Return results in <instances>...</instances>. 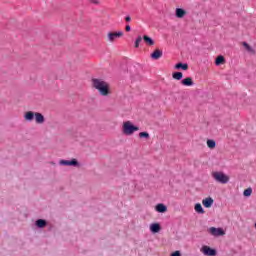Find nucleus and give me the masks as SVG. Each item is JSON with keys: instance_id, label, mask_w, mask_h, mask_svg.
I'll use <instances>...</instances> for the list:
<instances>
[{"instance_id": "nucleus-23", "label": "nucleus", "mask_w": 256, "mask_h": 256, "mask_svg": "<svg viewBox=\"0 0 256 256\" xmlns=\"http://www.w3.org/2000/svg\"><path fill=\"white\" fill-rule=\"evenodd\" d=\"M135 131H139V127L129 124V135H132V133H135Z\"/></svg>"}, {"instance_id": "nucleus-22", "label": "nucleus", "mask_w": 256, "mask_h": 256, "mask_svg": "<svg viewBox=\"0 0 256 256\" xmlns=\"http://www.w3.org/2000/svg\"><path fill=\"white\" fill-rule=\"evenodd\" d=\"M36 225L37 227H40L42 229L43 227H45V225H47V222L43 219H39L36 221Z\"/></svg>"}, {"instance_id": "nucleus-2", "label": "nucleus", "mask_w": 256, "mask_h": 256, "mask_svg": "<svg viewBox=\"0 0 256 256\" xmlns=\"http://www.w3.org/2000/svg\"><path fill=\"white\" fill-rule=\"evenodd\" d=\"M211 175L217 183H221L222 185H226V183H229V176H227L223 172L214 171L211 173Z\"/></svg>"}, {"instance_id": "nucleus-13", "label": "nucleus", "mask_w": 256, "mask_h": 256, "mask_svg": "<svg viewBox=\"0 0 256 256\" xmlns=\"http://www.w3.org/2000/svg\"><path fill=\"white\" fill-rule=\"evenodd\" d=\"M150 231L152 233H159L161 231V225L159 223H153L150 225Z\"/></svg>"}, {"instance_id": "nucleus-7", "label": "nucleus", "mask_w": 256, "mask_h": 256, "mask_svg": "<svg viewBox=\"0 0 256 256\" xmlns=\"http://www.w3.org/2000/svg\"><path fill=\"white\" fill-rule=\"evenodd\" d=\"M34 118L36 123H38V125H42V123H45V116H43V114L39 112H35Z\"/></svg>"}, {"instance_id": "nucleus-3", "label": "nucleus", "mask_w": 256, "mask_h": 256, "mask_svg": "<svg viewBox=\"0 0 256 256\" xmlns=\"http://www.w3.org/2000/svg\"><path fill=\"white\" fill-rule=\"evenodd\" d=\"M121 37H123V31L108 32L107 41H109V43H115V41L121 39Z\"/></svg>"}, {"instance_id": "nucleus-6", "label": "nucleus", "mask_w": 256, "mask_h": 256, "mask_svg": "<svg viewBox=\"0 0 256 256\" xmlns=\"http://www.w3.org/2000/svg\"><path fill=\"white\" fill-rule=\"evenodd\" d=\"M60 165H64L66 167H77L79 165V162L77 159H72V160H60Z\"/></svg>"}, {"instance_id": "nucleus-26", "label": "nucleus", "mask_w": 256, "mask_h": 256, "mask_svg": "<svg viewBox=\"0 0 256 256\" xmlns=\"http://www.w3.org/2000/svg\"><path fill=\"white\" fill-rule=\"evenodd\" d=\"M139 137L141 138V139H149V132H140L139 133Z\"/></svg>"}, {"instance_id": "nucleus-29", "label": "nucleus", "mask_w": 256, "mask_h": 256, "mask_svg": "<svg viewBox=\"0 0 256 256\" xmlns=\"http://www.w3.org/2000/svg\"><path fill=\"white\" fill-rule=\"evenodd\" d=\"M171 256H181V252L175 251L174 253L171 254Z\"/></svg>"}, {"instance_id": "nucleus-12", "label": "nucleus", "mask_w": 256, "mask_h": 256, "mask_svg": "<svg viewBox=\"0 0 256 256\" xmlns=\"http://www.w3.org/2000/svg\"><path fill=\"white\" fill-rule=\"evenodd\" d=\"M155 209L158 213H167V206L163 203L157 204Z\"/></svg>"}, {"instance_id": "nucleus-8", "label": "nucleus", "mask_w": 256, "mask_h": 256, "mask_svg": "<svg viewBox=\"0 0 256 256\" xmlns=\"http://www.w3.org/2000/svg\"><path fill=\"white\" fill-rule=\"evenodd\" d=\"M181 85H183L184 87H193L195 83L193 82V78L187 77L181 81Z\"/></svg>"}, {"instance_id": "nucleus-30", "label": "nucleus", "mask_w": 256, "mask_h": 256, "mask_svg": "<svg viewBox=\"0 0 256 256\" xmlns=\"http://www.w3.org/2000/svg\"><path fill=\"white\" fill-rule=\"evenodd\" d=\"M126 31L129 32V24L125 27Z\"/></svg>"}, {"instance_id": "nucleus-21", "label": "nucleus", "mask_w": 256, "mask_h": 256, "mask_svg": "<svg viewBox=\"0 0 256 256\" xmlns=\"http://www.w3.org/2000/svg\"><path fill=\"white\" fill-rule=\"evenodd\" d=\"M123 134L129 135V121H126L123 126Z\"/></svg>"}, {"instance_id": "nucleus-17", "label": "nucleus", "mask_w": 256, "mask_h": 256, "mask_svg": "<svg viewBox=\"0 0 256 256\" xmlns=\"http://www.w3.org/2000/svg\"><path fill=\"white\" fill-rule=\"evenodd\" d=\"M172 79H175L176 81H181L183 79V72H174L172 74Z\"/></svg>"}, {"instance_id": "nucleus-28", "label": "nucleus", "mask_w": 256, "mask_h": 256, "mask_svg": "<svg viewBox=\"0 0 256 256\" xmlns=\"http://www.w3.org/2000/svg\"><path fill=\"white\" fill-rule=\"evenodd\" d=\"M89 3H92L93 5H99V0H88Z\"/></svg>"}, {"instance_id": "nucleus-11", "label": "nucleus", "mask_w": 256, "mask_h": 256, "mask_svg": "<svg viewBox=\"0 0 256 256\" xmlns=\"http://www.w3.org/2000/svg\"><path fill=\"white\" fill-rule=\"evenodd\" d=\"M35 119V112L33 111H28L24 114V120L25 121H33Z\"/></svg>"}, {"instance_id": "nucleus-27", "label": "nucleus", "mask_w": 256, "mask_h": 256, "mask_svg": "<svg viewBox=\"0 0 256 256\" xmlns=\"http://www.w3.org/2000/svg\"><path fill=\"white\" fill-rule=\"evenodd\" d=\"M141 41H143V38L141 36H138L136 41H135V47H139V43H141Z\"/></svg>"}, {"instance_id": "nucleus-31", "label": "nucleus", "mask_w": 256, "mask_h": 256, "mask_svg": "<svg viewBox=\"0 0 256 256\" xmlns=\"http://www.w3.org/2000/svg\"><path fill=\"white\" fill-rule=\"evenodd\" d=\"M125 20H126L127 22H129V16H126V17H125Z\"/></svg>"}, {"instance_id": "nucleus-1", "label": "nucleus", "mask_w": 256, "mask_h": 256, "mask_svg": "<svg viewBox=\"0 0 256 256\" xmlns=\"http://www.w3.org/2000/svg\"><path fill=\"white\" fill-rule=\"evenodd\" d=\"M92 87L93 89H96L102 97H109V95H111V86L107 81L101 78H93Z\"/></svg>"}, {"instance_id": "nucleus-19", "label": "nucleus", "mask_w": 256, "mask_h": 256, "mask_svg": "<svg viewBox=\"0 0 256 256\" xmlns=\"http://www.w3.org/2000/svg\"><path fill=\"white\" fill-rule=\"evenodd\" d=\"M224 63H225V57H223V55L216 57L215 65H223Z\"/></svg>"}, {"instance_id": "nucleus-5", "label": "nucleus", "mask_w": 256, "mask_h": 256, "mask_svg": "<svg viewBox=\"0 0 256 256\" xmlns=\"http://www.w3.org/2000/svg\"><path fill=\"white\" fill-rule=\"evenodd\" d=\"M209 233H211L214 237H223V235H225L223 228L211 227L209 229Z\"/></svg>"}, {"instance_id": "nucleus-18", "label": "nucleus", "mask_w": 256, "mask_h": 256, "mask_svg": "<svg viewBox=\"0 0 256 256\" xmlns=\"http://www.w3.org/2000/svg\"><path fill=\"white\" fill-rule=\"evenodd\" d=\"M194 209H195L196 213H199L200 215H203V213H205V210L203 209V206L200 203H197L194 206Z\"/></svg>"}, {"instance_id": "nucleus-20", "label": "nucleus", "mask_w": 256, "mask_h": 256, "mask_svg": "<svg viewBox=\"0 0 256 256\" xmlns=\"http://www.w3.org/2000/svg\"><path fill=\"white\" fill-rule=\"evenodd\" d=\"M206 145L209 149H215L217 142H215V140H207Z\"/></svg>"}, {"instance_id": "nucleus-9", "label": "nucleus", "mask_w": 256, "mask_h": 256, "mask_svg": "<svg viewBox=\"0 0 256 256\" xmlns=\"http://www.w3.org/2000/svg\"><path fill=\"white\" fill-rule=\"evenodd\" d=\"M213 203H215V200H213V198L211 197H207L202 200V205H204L206 209H209L210 207H212Z\"/></svg>"}, {"instance_id": "nucleus-25", "label": "nucleus", "mask_w": 256, "mask_h": 256, "mask_svg": "<svg viewBox=\"0 0 256 256\" xmlns=\"http://www.w3.org/2000/svg\"><path fill=\"white\" fill-rule=\"evenodd\" d=\"M243 47H245V49H247L250 53H255V50H253V48H251L247 42H243Z\"/></svg>"}, {"instance_id": "nucleus-10", "label": "nucleus", "mask_w": 256, "mask_h": 256, "mask_svg": "<svg viewBox=\"0 0 256 256\" xmlns=\"http://www.w3.org/2000/svg\"><path fill=\"white\" fill-rule=\"evenodd\" d=\"M150 57L151 59L157 61V59H161V57H163V51H161L160 49H155L154 53H152Z\"/></svg>"}, {"instance_id": "nucleus-4", "label": "nucleus", "mask_w": 256, "mask_h": 256, "mask_svg": "<svg viewBox=\"0 0 256 256\" xmlns=\"http://www.w3.org/2000/svg\"><path fill=\"white\" fill-rule=\"evenodd\" d=\"M200 251H201V253H203V255H206V256H215V255H217V251L215 249H212L209 246H202Z\"/></svg>"}, {"instance_id": "nucleus-15", "label": "nucleus", "mask_w": 256, "mask_h": 256, "mask_svg": "<svg viewBox=\"0 0 256 256\" xmlns=\"http://www.w3.org/2000/svg\"><path fill=\"white\" fill-rule=\"evenodd\" d=\"M174 69H182V71H187V69H189V64L188 63H177L175 66H174Z\"/></svg>"}, {"instance_id": "nucleus-14", "label": "nucleus", "mask_w": 256, "mask_h": 256, "mask_svg": "<svg viewBox=\"0 0 256 256\" xmlns=\"http://www.w3.org/2000/svg\"><path fill=\"white\" fill-rule=\"evenodd\" d=\"M185 15H187V12L183 8L176 9V17H178V19H183Z\"/></svg>"}, {"instance_id": "nucleus-24", "label": "nucleus", "mask_w": 256, "mask_h": 256, "mask_svg": "<svg viewBox=\"0 0 256 256\" xmlns=\"http://www.w3.org/2000/svg\"><path fill=\"white\" fill-rule=\"evenodd\" d=\"M252 193H253V189L247 188L244 190L243 195H244V197H251Z\"/></svg>"}, {"instance_id": "nucleus-16", "label": "nucleus", "mask_w": 256, "mask_h": 256, "mask_svg": "<svg viewBox=\"0 0 256 256\" xmlns=\"http://www.w3.org/2000/svg\"><path fill=\"white\" fill-rule=\"evenodd\" d=\"M143 40H144V43H146V45H149L150 47L155 45V41L153 40V38H151L147 35L143 36Z\"/></svg>"}]
</instances>
